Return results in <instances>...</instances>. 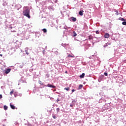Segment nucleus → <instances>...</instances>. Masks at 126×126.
<instances>
[{"instance_id":"nucleus-1","label":"nucleus","mask_w":126,"mask_h":126,"mask_svg":"<svg viewBox=\"0 0 126 126\" xmlns=\"http://www.w3.org/2000/svg\"><path fill=\"white\" fill-rule=\"evenodd\" d=\"M23 14L24 16H26V17H28L29 19H30L31 18V16H30V9L28 8L24 10L23 11Z\"/></svg>"},{"instance_id":"nucleus-2","label":"nucleus","mask_w":126,"mask_h":126,"mask_svg":"<svg viewBox=\"0 0 126 126\" xmlns=\"http://www.w3.org/2000/svg\"><path fill=\"white\" fill-rule=\"evenodd\" d=\"M104 38H105L106 39H108V38H110V34L108 33H105L104 35Z\"/></svg>"},{"instance_id":"nucleus-3","label":"nucleus","mask_w":126,"mask_h":126,"mask_svg":"<svg viewBox=\"0 0 126 126\" xmlns=\"http://www.w3.org/2000/svg\"><path fill=\"white\" fill-rule=\"evenodd\" d=\"M11 70V69L10 68L7 69L5 71V73L6 74H8V73L10 72Z\"/></svg>"},{"instance_id":"nucleus-4","label":"nucleus","mask_w":126,"mask_h":126,"mask_svg":"<svg viewBox=\"0 0 126 126\" xmlns=\"http://www.w3.org/2000/svg\"><path fill=\"white\" fill-rule=\"evenodd\" d=\"M47 87H50V88H56V86H53L50 84L47 85Z\"/></svg>"},{"instance_id":"nucleus-5","label":"nucleus","mask_w":126,"mask_h":126,"mask_svg":"<svg viewBox=\"0 0 126 126\" xmlns=\"http://www.w3.org/2000/svg\"><path fill=\"white\" fill-rule=\"evenodd\" d=\"M84 12V11L82 10L79 12V15H81V16H82L83 15V13Z\"/></svg>"},{"instance_id":"nucleus-6","label":"nucleus","mask_w":126,"mask_h":126,"mask_svg":"<svg viewBox=\"0 0 126 126\" xmlns=\"http://www.w3.org/2000/svg\"><path fill=\"white\" fill-rule=\"evenodd\" d=\"M84 76H85V74L83 73L81 75H80V78H84Z\"/></svg>"},{"instance_id":"nucleus-7","label":"nucleus","mask_w":126,"mask_h":126,"mask_svg":"<svg viewBox=\"0 0 126 126\" xmlns=\"http://www.w3.org/2000/svg\"><path fill=\"white\" fill-rule=\"evenodd\" d=\"M71 18L72 21H73V22H75V21H76V18L71 17Z\"/></svg>"},{"instance_id":"nucleus-8","label":"nucleus","mask_w":126,"mask_h":126,"mask_svg":"<svg viewBox=\"0 0 126 126\" xmlns=\"http://www.w3.org/2000/svg\"><path fill=\"white\" fill-rule=\"evenodd\" d=\"M10 106L11 109H12L13 110H14V109H15V106H14V105L12 104H10Z\"/></svg>"},{"instance_id":"nucleus-9","label":"nucleus","mask_w":126,"mask_h":126,"mask_svg":"<svg viewBox=\"0 0 126 126\" xmlns=\"http://www.w3.org/2000/svg\"><path fill=\"white\" fill-rule=\"evenodd\" d=\"M82 87H83V85H79V87H78V89L79 90L82 89Z\"/></svg>"},{"instance_id":"nucleus-10","label":"nucleus","mask_w":126,"mask_h":126,"mask_svg":"<svg viewBox=\"0 0 126 126\" xmlns=\"http://www.w3.org/2000/svg\"><path fill=\"white\" fill-rule=\"evenodd\" d=\"M68 58H74V55H70V54L68 55Z\"/></svg>"},{"instance_id":"nucleus-11","label":"nucleus","mask_w":126,"mask_h":126,"mask_svg":"<svg viewBox=\"0 0 126 126\" xmlns=\"http://www.w3.org/2000/svg\"><path fill=\"white\" fill-rule=\"evenodd\" d=\"M119 20H121L122 21H126V19H124L123 18H119Z\"/></svg>"},{"instance_id":"nucleus-12","label":"nucleus","mask_w":126,"mask_h":126,"mask_svg":"<svg viewBox=\"0 0 126 126\" xmlns=\"http://www.w3.org/2000/svg\"><path fill=\"white\" fill-rule=\"evenodd\" d=\"M89 40H93V36H92V35H90L89 36Z\"/></svg>"},{"instance_id":"nucleus-13","label":"nucleus","mask_w":126,"mask_h":126,"mask_svg":"<svg viewBox=\"0 0 126 126\" xmlns=\"http://www.w3.org/2000/svg\"><path fill=\"white\" fill-rule=\"evenodd\" d=\"M14 90H12V91L10 92V95H12V94L14 93Z\"/></svg>"},{"instance_id":"nucleus-14","label":"nucleus","mask_w":126,"mask_h":126,"mask_svg":"<svg viewBox=\"0 0 126 126\" xmlns=\"http://www.w3.org/2000/svg\"><path fill=\"white\" fill-rule=\"evenodd\" d=\"M73 33L74 34L73 35L74 37H76V36H77V34H76L75 32H73Z\"/></svg>"},{"instance_id":"nucleus-15","label":"nucleus","mask_w":126,"mask_h":126,"mask_svg":"<svg viewBox=\"0 0 126 126\" xmlns=\"http://www.w3.org/2000/svg\"><path fill=\"white\" fill-rule=\"evenodd\" d=\"M42 31H43L44 33H47V29H42Z\"/></svg>"},{"instance_id":"nucleus-16","label":"nucleus","mask_w":126,"mask_h":126,"mask_svg":"<svg viewBox=\"0 0 126 126\" xmlns=\"http://www.w3.org/2000/svg\"><path fill=\"white\" fill-rule=\"evenodd\" d=\"M7 106L6 105L4 106V110H7Z\"/></svg>"},{"instance_id":"nucleus-17","label":"nucleus","mask_w":126,"mask_h":126,"mask_svg":"<svg viewBox=\"0 0 126 126\" xmlns=\"http://www.w3.org/2000/svg\"><path fill=\"white\" fill-rule=\"evenodd\" d=\"M64 90H66L67 91H68V90H69V87H67L64 88Z\"/></svg>"},{"instance_id":"nucleus-18","label":"nucleus","mask_w":126,"mask_h":126,"mask_svg":"<svg viewBox=\"0 0 126 126\" xmlns=\"http://www.w3.org/2000/svg\"><path fill=\"white\" fill-rule=\"evenodd\" d=\"M122 24H123V25H126V21H124V22H123L122 23Z\"/></svg>"},{"instance_id":"nucleus-19","label":"nucleus","mask_w":126,"mask_h":126,"mask_svg":"<svg viewBox=\"0 0 126 126\" xmlns=\"http://www.w3.org/2000/svg\"><path fill=\"white\" fill-rule=\"evenodd\" d=\"M25 53L26 55H29V53H28V50H25Z\"/></svg>"},{"instance_id":"nucleus-20","label":"nucleus","mask_w":126,"mask_h":126,"mask_svg":"<svg viewBox=\"0 0 126 126\" xmlns=\"http://www.w3.org/2000/svg\"><path fill=\"white\" fill-rule=\"evenodd\" d=\"M104 75H105V76H108V73L104 72Z\"/></svg>"},{"instance_id":"nucleus-21","label":"nucleus","mask_w":126,"mask_h":126,"mask_svg":"<svg viewBox=\"0 0 126 126\" xmlns=\"http://www.w3.org/2000/svg\"><path fill=\"white\" fill-rule=\"evenodd\" d=\"M95 33H96V34H100V32H99V31H96L95 32Z\"/></svg>"},{"instance_id":"nucleus-22","label":"nucleus","mask_w":126,"mask_h":126,"mask_svg":"<svg viewBox=\"0 0 126 126\" xmlns=\"http://www.w3.org/2000/svg\"><path fill=\"white\" fill-rule=\"evenodd\" d=\"M53 119H57V117H56L55 115H53Z\"/></svg>"},{"instance_id":"nucleus-23","label":"nucleus","mask_w":126,"mask_h":126,"mask_svg":"<svg viewBox=\"0 0 126 126\" xmlns=\"http://www.w3.org/2000/svg\"><path fill=\"white\" fill-rule=\"evenodd\" d=\"M39 82L40 84H41V85H43V83H41L42 82L41 81H39Z\"/></svg>"},{"instance_id":"nucleus-24","label":"nucleus","mask_w":126,"mask_h":126,"mask_svg":"<svg viewBox=\"0 0 126 126\" xmlns=\"http://www.w3.org/2000/svg\"><path fill=\"white\" fill-rule=\"evenodd\" d=\"M2 95L0 94V99H2Z\"/></svg>"},{"instance_id":"nucleus-25","label":"nucleus","mask_w":126,"mask_h":126,"mask_svg":"<svg viewBox=\"0 0 126 126\" xmlns=\"http://www.w3.org/2000/svg\"><path fill=\"white\" fill-rule=\"evenodd\" d=\"M74 91H75V90H74V89L72 90V92H74Z\"/></svg>"},{"instance_id":"nucleus-26","label":"nucleus","mask_w":126,"mask_h":126,"mask_svg":"<svg viewBox=\"0 0 126 126\" xmlns=\"http://www.w3.org/2000/svg\"><path fill=\"white\" fill-rule=\"evenodd\" d=\"M0 57H2V54H0Z\"/></svg>"},{"instance_id":"nucleus-27","label":"nucleus","mask_w":126,"mask_h":126,"mask_svg":"<svg viewBox=\"0 0 126 126\" xmlns=\"http://www.w3.org/2000/svg\"><path fill=\"white\" fill-rule=\"evenodd\" d=\"M106 45H110V44H109V43H107L106 44Z\"/></svg>"},{"instance_id":"nucleus-28","label":"nucleus","mask_w":126,"mask_h":126,"mask_svg":"<svg viewBox=\"0 0 126 126\" xmlns=\"http://www.w3.org/2000/svg\"><path fill=\"white\" fill-rule=\"evenodd\" d=\"M65 73H67V71H66L65 72Z\"/></svg>"},{"instance_id":"nucleus-29","label":"nucleus","mask_w":126,"mask_h":126,"mask_svg":"<svg viewBox=\"0 0 126 126\" xmlns=\"http://www.w3.org/2000/svg\"><path fill=\"white\" fill-rule=\"evenodd\" d=\"M70 106V107H72V105H71V104Z\"/></svg>"}]
</instances>
